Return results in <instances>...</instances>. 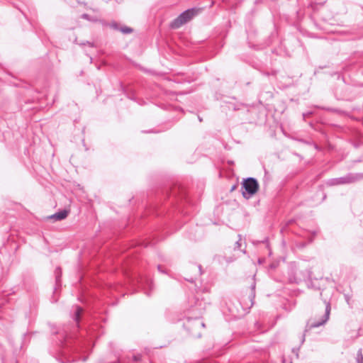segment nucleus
<instances>
[{"mask_svg":"<svg viewBox=\"0 0 363 363\" xmlns=\"http://www.w3.org/2000/svg\"><path fill=\"white\" fill-rule=\"evenodd\" d=\"M188 281H189L190 282H193L194 279L191 278V279H188Z\"/></svg>","mask_w":363,"mask_h":363,"instance_id":"20","label":"nucleus"},{"mask_svg":"<svg viewBox=\"0 0 363 363\" xmlns=\"http://www.w3.org/2000/svg\"><path fill=\"white\" fill-rule=\"evenodd\" d=\"M259 189V184L256 179L248 177L242 183V194L244 198L250 199L257 193Z\"/></svg>","mask_w":363,"mask_h":363,"instance_id":"3","label":"nucleus"},{"mask_svg":"<svg viewBox=\"0 0 363 363\" xmlns=\"http://www.w3.org/2000/svg\"><path fill=\"white\" fill-rule=\"evenodd\" d=\"M363 179V173H348L346 175L330 179L326 182L328 186H337L342 184H349L355 183Z\"/></svg>","mask_w":363,"mask_h":363,"instance_id":"1","label":"nucleus"},{"mask_svg":"<svg viewBox=\"0 0 363 363\" xmlns=\"http://www.w3.org/2000/svg\"><path fill=\"white\" fill-rule=\"evenodd\" d=\"M80 45L83 46V45H89V47H94V43H92V42H89V41H84V42H82L79 43Z\"/></svg>","mask_w":363,"mask_h":363,"instance_id":"12","label":"nucleus"},{"mask_svg":"<svg viewBox=\"0 0 363 363\" xmlns=\"http://www.w3.org/2000/svg\"><path fill=\"white\" fill-rule=\"evenodd\" d=\"M68 215V211L66 210L60 211L50 216V218L55 220H61L65 219Z\"/></svg>","mask_w":363,"mask_h":363,"instance_id":"7","label":"nucleus"},{"mask_svg":"<svg viewBox=\"0 0 363 363\" xmlns=\"http://www.w3.org/2000/svg\"><path fill=\"white\" fill-rule=\"evenodd\" d=\"M240 241H241V238H240V239H239V240H238V241L235 242V249H240V247H241Z\"/></svg>","mask_w":363,"mask_h":363,"instance_id":"13","label":"nucleus"},{"mask_svg":"<svg viewBox=\"0 0 363 363\" xmlns=\"http://www.w3.org/2000/svg\"><path fill=\"white\" fill-rule=\"evenodd\" d=\"M145 294H146L147 296H149V295H150V294H149L148 292H145Z\"/></svg>","mask_w":363,"mask_h":363,"instance_id":"23","label":"nucleus"},{"mask_svg":"<svg viewBox=\"0 0 363 363\" xmlns=\"http://www.w3.org/2000/svg\"><path fill=\"white\" fill-rule=\"evenodd\" d=\"M356 361L357 363H363V354L362 350L361 348L357 351Z\"/></svg>","mask_w":363,"mask_h":363,"instance_id":"11","label":"nucleus"},{"mask_svg":"<svg viewBox=\"0 0 363 363\" xmlns=\"http://www.w3.org/2000/svg\"><path fill=\"white\" fill-rule=\"evenodd\" d=\"M255 286H256V283L255 281L253 280L251 286H250V289H251V291L249 294V301H250V307H252V305H253V300L255 297Z\"/></svg>","mask_w":363,"mask_h":363,"instance_id":"8","label":"nucleus"},{"mask_svg":"<svg viewBox=\"0 0 363 363\" xmlns=\"http://www.w3.org/2000/svg\"><path fill=\"white\" fill-rule=\"evenodd\" d=\"M55 279H56V284H60V277L62 274V271L60 267L56 268L55 271Z\"/></svg>","mask_w":363,"mask_h":363,"instance_id":"10","label":"nucleus"},{"mask_svg":"<svg viewBox=\"0 0 363 363\" xmlns=\"http://www.w3.org/2000/svg\"><path fill=\"white\" fill-rule=\"evenodd\" d=\"M199 9L196 8H192L184 11L172 22L171 27L172 28H179L183 24L191 20L195 16H196L199 13Z\"/></svg>","mask_w":363,"mask_h":363,"instance_id":"2","label":"nucleus"},{"mask_svg":"<svg viewBox=\"0 0 363 363\" xmlns=\"http://www.w3.org/2000/svg\"><path fill=\"white\" fill-rule=\"evenodd\" d=\"M82 18L84 19L89 20V15L87 13H83Z\"/></svg>","mask_w":363,"mask_h":363,"instance_id":"15","label":"nucleus"},{"mask_svg":"<svg viewBox=\"0 0 363 363\" xmlns=\"http://www.w3.org/2000/svg\"><path fill=\"white\" fill-rule=\"evenodd\" d=\"M199 119L200 121H202L201 118L199 117Z\"/></svg>","mask_w":363,"mask_h":363,"instance_id":"22","label":"nucleus"},{"mask_svg":"<svg viewBox=\"0 0 363 363\" xmlns=\"http://www.w3.org/2000/svg\"><path fill=\"white\" fill-rule=\"evenodd\" d=\"M310 114H311V112H308V113H303V117H306V116H308V115H310Z\"/></svg>","mask_w":363,"mask_h":363,"instance_id":"18","label":"nucleus"},{"mask_svg":"<svg viewBox=\"0 0 363 363\" xmlns=\"http://www.w3.org/2000/svg\"><path fill=\"white\" fill-rule=\"evenodd\" d=\"M324 303L325 304V314L321 317L320 320L318 321H315L312 323L310 325L311 328H318L325 324L330 318V311H331V305L330 302L327 298H323Z\"/></svg>","mask_w":363,"mask_h":363,"instance_id":"5","label":"nucleus"},{"mask_svg":"<svg viewBox=\"0 0 363 363\" xmlns=\"http://www.w3.org/2000/svg\"><path fill=\"white\" fill-rule=\"evenodd\" d=\"M157 269L159 272H160L161 273H166L163 269H162V266L161 265H158L157 266Z\"/></svg>","mask_w":363,"mask_h":363,"instance_id":"16","label":"nucleus"},{"mask_svg":"<svg viewBox=\"0 0 363 363\" xmlns=\"http://www.w3.org/2000/svg\"><path fill=\"white\" fill-rule=\"evenodd\" d=\"M233 109H234V110H237L238 108H237L235 106H234V107H233Z\"/></svg>","mask_w":363,"mask_h":363,"instance_id":"21","label":"nucleus"},{"mask_svg":"<svg viewBox=\"0 0 363 363\" xmlns=\"http://www.w3.org/2000/svg\"><path fill=\"white\" fill-rule=\"evenodd\" d=\"M82 311H83L82 308H81L79 306H76V310H75L73 318H74V320L76 322L77 324H78L79 322L80 316H81V314H82Z\"/></svg>","mask_w":363,"mask_h":363,"instance_id":"9","label":"nucleus"},{"mask_svg":"<svg viewBox=\"0 0 363 363\" xmlns=\"http://www.w3.org/2000/svg\"><path fill=\"white\" fill-rule=\"evenodd\" d=\"M184 325L189 331V334L194 337H200L201 336V330L205 327L204 323L197 318H189Z\"/></svg>","mask_w":363,"mask_h":363,"instance_id":"4","label":"nucleus"},{"mask_svg":"<svg viewBox=\"0 0 363 363\" xmlns=\"http://www.w3.org/2000/svg\"><path fill=\"white\" fill-rule=\"evenodd\" d=\"M345 298H346V300L347 301V303L349 302V297L347 296H345Z\"/></svg>","mask_w":363,"mask_h":363,"instance_id":"19","label":"nucleus"},{"mask_svg":"<svg viewBox=\"0 0 363 363\" xmlns=\"http://www.w3.org/2000/svg\"><path fill=\"white\" fill-rule=\"evenodd\" d=\"M146 284H147L150 288H152V283L150 281L147 280V281H146Z\"/></svg>","mask_w":363,"mask_h":363,"instance_id":"17","label":"nucleus"},{"mask_svg":"<svg viewBox=\"0 0 363 363\" xmlns=\"http://www.w3.org/2000/svg\"><path fill=\"white\" fill-rule=\"evenodd\" d=\"M109 26H110V28H111L114 30H120L123 34H129L133 32V29L131 28H129L127 26L119 27V25L115 21L111 22L109 24Z\"/></svg>","mask_w":363,"mask_h":363,"instance_id":"6","label":"nucleus"},{"mask_svg":"<svg viewBox=\"0 0 363 363\" xmlns=\"http://www.w3.org/2000/svg\"><path fill=\"white\" fill-rule=\"evenodd\" d=\"M192 267L194 268H196V267L198 268L199 275H201L203 273L202 269H201V265H200V264H199L198 266L193 265Z\"/></svg>","mask_w":363,"mask_h":363,"instance_id":"14","label":"nucleus"}]
</instances>
